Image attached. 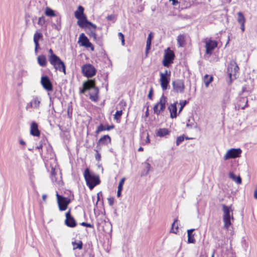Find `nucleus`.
Segmentation results:
<instances>
[{
  "mask_svg": "<svg viewBox=\"0 0 257 257\" xmlns=\"http://www.w3.org/2000/svg\"><path fill=\"white\" fill-rule=\"evenodd\" d=\"M84 9L79 6L77 10L74 12L75 17L78 20L77 24L81 28H84L88 25L91 27L95 28L96 25L87 20L86 15L84 13Z\"/></svg>",
  "mask_w": 257,
  "mask_h": 257,
  "instance_id": "nucleus-1",
  "label": "nucleus"
},
{
  "mask_svg": "<svg viewBox=\"0 0 257 257\" xmlns=\"http://www.w3.org/2000/svg\"><path fill=\"white\" fill-rule=\"evenodd\" d=\"M48 60L50 63L54 67L56 70L63 72L66 74V66L64 62L61 59L54 53L52 49L48 51Z\"/></svg>",
  "mask_w": 257,
  "mask_h": 257,
  "instance_id": "nucleus-2",
  "label": "nucleus"
},
{
  "mask_svg": "<svg viewBox=\"0 0 257 257\" xmlns=\"http://www.w3.org/2000/svg\"><path fill=\"white\" fill-rule=\"evenodd\" d=\"M84 177L86 185L90 190H92L95 186L100 183L99 176L91 172L88 168L86 169L84 171Z\"/></svg>",
  "mask_w": 257,
  "mask_h": 257,
  "instance_id": "nucleus-3",
  "label": "nucleus"
},
{
  "mask_svg": "<svg viewBox=\"0 0 257 257\" xmlns=\"http://www.w3.org/2000/svg\"><path fill=\"white\" fill-rule=\"evenodd\" d=\"M223 215V221L224 222V227L226 229H228L231 225V219H234L233 217L232 210L231 206H226L225 204H222Z\"/></svg>",
  "mask_w": 257,
  "mask_h": 257,
  "instance_id": "nucleus-4",
  "label": "nucleus"
},
{
  "mask_svg": "<svg viewBox=\"0 0 257 257\" xmlns=\"http://www.w3.org/2000/svg\"><path fill=\"white\" fill-rule=\"evenodd\" d=\"M239 70V67L234 61H231L228 65L227 74L229 78V83L236 78V73Z\"/></svg>",
  "mask_w": 257,
  "mask_h": 257,
  "instance_id": "nucleus-5",
  "label": "nucleus"
},
{
  "mask_svg": "<svg viewBox=\"0 0 257 257\" xmlns=\"http://www.w3.org/2000/svg\"><path fill=\"white\" fill-rule=\"evenodd\" d=\"M42 98L40 96L34 95L32 96L31 101L28 103L26 109L29 110L30 108H34L36 110L39 109L41 104Z\"/></svg>",
  "mask_w": 257,
  "mask_h": 257,
  "instance_id": "nucleus-6",
  "label": "nucleus"
},
{
  "mask_svg": "<svg viewBox=\"0 0 257 257\" xmlns=\"http://www.w3.org/2000/svg\"><path fill=\"white\" fill-rule=\"evenodd\" d=\"M175 58V54L174 52L168 48L165 51L163 60V64L165 67H169L170 65L173 63Z\"/></svg>",
  "mask_w": 257,
  "mask_h": 257,
  "instance_id": "nucleus-7",
  "label": "nucleus"
},
{
  "mask_svg": "<svg viewBox=\"0 0 257 257\" xmlns=\"http://www.w3.org/2000/svg\"><path fill=\"white\" fill-rule=\"evenodd\" d=\"M167 99L164 94L161 96L159 101L154 106L153 109L155 114L159 115L161 111H163L165 109Z\"/></svg>",
  "mask_w": 257,
  "mask_h": 257,
  "instance_id": "nucleus-8",
  "label": "nucleus"
},
{
  "mask_svg": "<svg viewBox=\"0 0 257 257\" xmlns=\"http://www.w3.org/2000/svg\"><path fill=\"white\" fill-rule=\"evenodd\" d=\"M173 91L175 93H183L185 90L184 81L182 79H176L172 81Z\"/></svg>",
  "mask_w": 257,
  "mask_h": 257,
  "instance_id": "nucleus-9",
  "label": "nucleus"
},
{
  "mask_svg": "<svg viewBox=\"0 0 257 257\" xmlns=\"http://www.w3.org/2000/svg\"><path fill=\"white\" fill-rule=\"evenodd\" d=\"M56 196L59 210L61 211L66 210L68 204L70 202V200L67 197L59 195L58 193L56 194Z\"/></svg>",
  "mask_w": 257,
  "mask_h": 257,
  "instance_id": "nucleus-10",
  "label": "nucleus"
},
{
  "mask_svg": "<svg viewBox=\"0 0 257 257\" xmlns=\"http://www.w3.org/2000/svg\"><path fill=\"white\" fill-rule=\"evenodd\" d=\"M242 151L240 148L235 149L231 148L228 150L223 157L225 161L230 159H235L240 156Z\"/></svg>",
  "mask_w": 257,
  "mask_h": 257,
  "instance_id": "nucleus-11",
  "label": "nucleus"
},
{
  "mask_svg": "<svg viewBox=\"0 0 257 257\" xmlns=\"http://www.w3.org/2000/svg\"><path fill=\"white\" fill-rule=\"evenodd\" d=\"M82 72L84 76L91 78L96 74V70L92 65L86 64L82 67Z\"/></svg>",
  "mask_w": 257,
  "mask_h": 257,
  "instance_id": "nucleus-12",
  "label": "nucleus"
},
{
  "mask_svg": "<svg viewBox=\"0 0 257 257\" xmlns=\"http://www.w3.org/2000/svg\"><path fill=\"white\" fill-rule=\"evenodd\" d=\"M90 84H92V87L89 89L90 99L94 102L98 100V94L99 92V89L97 87L95 86V83L93 81H90Z\"/></svg>",
  "mask_w": 257,
  "mask_h": 257,
  "instance_id": "nucleus-13",
  "label": "nucleus"
},
{
  "mask_svg": "<svg viewBox=\"0 0 257 257\" xmlns=\"http://www.w3.org/2000/svg\"><path fill=\"white\" fill-rule=\"evenodd\" d=\"M41 84L43 87L48 91L53 90V84L47 75L42 76L41 78Z\"/></svg>",
  "mask_w": 257,
  "mask_h": 257,
  "instance_id": "nucleus-14",
  "label": "nucleus"
},
{
  "mask_svg": "<svg viewBox=\"0 0 257 257\" xmlns=\"http://www.w3.org/2000/svg\"><path fill=\"white\" fill-rule=\"evenodd\" d=\"M78 43H80L82 46H84L86 48H90L92 51L94 50L93 45L89 42V39L84 33H81L80 35Z\"/></svg>",
  "mask_w": 257,
  "mask_h": 257,
  "instance_id": "nucleus-15",
  "label": "nucleus"
},
{
  "mask_svg": "<svg viewBox=\"0 0 257 257\" xmlns=\"http://www.w3.org/2000/svg\"><path fill=\"white\" fill-rule=\"evenodd\" d=\"M218 43L217 41L212 40H209L205 42L206 53L208 55L212 53L214 49L217 47Z\"/></svg>",
  "mask_w": 257,
  "mask_h": 257,
  "instance_id": "nucleus-16",
  "label": "nucleus"
},
{
  "mask_svg": "<svg viewBox=\"0 0 257 257\" xmlns=\"http://www.w3.org/2000/svg\"><path fill=\"white\" fill-rule=\"evenodd\" d=\"M51 179L53 182H55L57 184H60L62 181L60 172L58 170H56L53 167L51 168Z\"/></svg>",
  "mask_w": 257,
  "mask_h": 257,
  "instance_id": "nucleus-17",
  "label": "nucleus"
},
{
  "mask_svg": "<svg viewBox=\"0 0 257 257\" xmlns=\"http://www.w3.org/2000/svg\"><path fill=\"white\" fill-rule=\"evenodd\" d=\"M160 75V82L161 87L163 90H166L167 89L169 88V82L170 81V77L163 75L162 72H161Z\"/></svg>",
  "mask_w": 257,
  "mask_h": 257,
  "instance_id": "nucleus-18",
  "label": "nucleus"
},
{
  "mask_svg": "<svg viewBox=\"0 0 257 257\" xmlns=\"http://www.w3.org/2000/svg\"><path fill=\"white\" fill-rule=\"evenodd\" d=\"M65 224L70 227H74L76 226L77 223L74 217L71 215L70 210L66 213Z\"/></svg>",
  "mask_w": 257,
  "mask_h": 257,
  "instance_id": "nucleus-19",
  "label": "nucleus"
},
{
  "mask_svg": "<svg viewBox=\"0 0 257 257\" xmlns=\"http://www.w3.org/2000/svg\"><path fill=\"white\" fill-rule=\"evenodd\" d=\"M111 143V138L108 135H104L100 138L98 142L97 143L96 148L97 149L100 150L101 149L100 146L107 145L108 144Z\"/></svg>",
  "mask_w": 257,
  "mask_h": 257,
  "instance_id": "nucleus-20",
  "label": "nucleus"
},
{
  "mask_svg": "<svg viewBox=\"0 0 257 257\" xmlns=\"http://www.w3.org/2000/svg\"><path fill=\"white\" fill-rule=\"evenodd\" d=\"M247 82L246 84L244 85L242 88V91L243 92H251L254 87V83H253V80L249 79L246 81Z\"/></svg>",
  "mask_w": 257,
  "mask_h": 257,
  "instance_id": "nucleus-21",
  "label": "nucleus"
},
{
  "mask_svg": "<svg viewBox=\"0 0 257 257\" xmlns=\"http://www.w3.org/2000/svg\"><path fill=\"white\" fill-rule=\"evenodd\" d=\"M30 134L35 137H39L40 131L38 129V125L35 121H33L31 125Z\"/></svg>",
  "mask_w": 257,
  "mask_h": 257,
  "instance_id": "nucleus-22",
  "label": "nucleus"
},
{
  "mask_svg": "<svg viewBox=\"0 0 257 257\" xmlns=\"http://www.w3.org/2000/svg\"><path fill=\"white\" fill-rule=\"evenodd\" d=\"M177 102H175L171 104L168 107V109L170 112V117L172 118H176L177 116Z\"/></svg>",
  "mask_w": 257,
  "mask_h": 257,
  "instance_id": "nucleus-23",
  "label": "nucleus"
},
{
  "mask_svg": "<svg viewBox=\"0 0 257 257\" xmlns=\"http://www.w3.org/2000/svg\"><path fill=\"white\" fill-rule=\"evenodd\" d=\"M96 26L95 28H93L91 27L90 25H88L87 27H85L84 28L88 29V31L86 32L87 34L90 37L92 38L95 41H97V38L95 32V29H96Z\"/></svg>",
  "mask_w": 257,
  "mask_h": 257,
  "instance_id": "nucleus-24",
  "label": "nucleus"
},
{
  "mask_svg": "<svg viewBox=\"0 0 257 257\" xmlns=\"http://www.w3.org/2000/svg\"><path fill=\"white\" fill-rule=\"evenodd\" d=\"M170 133V131L168 128H160L156 131V136L160 137H163L168 135Z\"/></svg>",
  "mask_w": 257,
  "mask_h": 257,
  "instance_id": "nucleus-25",
  "label": "nucleus"
},
{
  "mask_svg": "<svg viewBox=\"0 0 257 257\" xmlns=\"http://www.w3.org/2000/svg\"><path fill=\"white\" fill-rule=\"evenodd\" d=\"M37 61L39 65L41 67H45L47 66V61L46 57L44 55H40L37 57Z\"/></svg>",
  "mask_w": 257,
  "mask_h": 257,
  "instance_id": "nucleus-26",
  "label": "nucleus"
},
{
  "mask_svg": "<svg viewBox=\"0 0 257 257\" xmlns=\"http://www.w3.org/2000/svg\"><path fill=\"white\" fill-rule=\"evenodd\" d=\"M186 35L184 34H180L177 39L179 47H183L185 45Z\"/></svg>",
  "mask_w": 257,
  "mask_h": 257,
  "instance_id": "nucleus-27",
  "label": "nucleus"
},
{
  "mask_svg": "<svg viewBox=\"0 0 257 257\" xmlns=\"http://www.w3.org/2000/svg\"><path fill=\"white\" fill-rule=\"evenodd\" d=\"M229 178L232 179L233 181L237 184H240L242 183V180L240 176H236L232 172H229L228 174Z\"/></svg>",
  "mask_w": 257,
  "mask_h": 257,
  "instance_id": "nucleus-28",
  "label": "nucleus"
},
{
  "mask_svg": "<svg viewBox=\"0 0 257 257\" xmlns=\"http://www.w3.org/2000/svg\"><path fill=\"white\" fill-rule=\"evenodd\" d=\"M194 230V229H190L187 230L188 243H194L195 242V239L194 238V234H193Z\"/></svg>",
  "mask_w": 257,
  "mask_h": 257,
  "instance_id": "nucleus-29",
  "label": "nucleus"
},
{
  "mask_svg": "<svg viewBox=\"0 0 257 257\" xmlns=\"http://www.w3.org/2000/svg\"><path fill=\"white\" fill-rule=\"evenodd\" d=\"M153 37H154V36H153V34L152 32H151L148 36L147 40V44H146V52L147 53L148 52V51L151 49L152 40L153 38Z\"/></svg>",
  "mask_w": 257,
  "mask_h": 257,
  "instance_id": "nucleus-30",
  "label": "nucleus"
},
{
  "mask_svg": "<svg viewBox=\"0 0 257 257\" xmlns=\"http://www.w3.org/2000/svg\"><path fill=\"white\" fill-rule=\"evenodd\" d=\"M43 37V35L41 33L36 32L34 35V42L35 45L38 46L39 40Z\"/></svg>",
  "mask_w": 257,
  "mask_h": 257,
  "instance_id": "nucleus-31",
  "label": "nucleus"
},
{
  "mask_svg": "<svg viewBox=\"0 0 257 257\" xmlns=\"http://www.w3.org/2000/svg\"><path fill=\"white\" fill-rule=\"evenodd\" d=\"M92 84H90V81L85 82L83 83V88L80 90L81 93H84L86 90H89L91 87Z\"/></svg>",
  "mask_w": 257,
  "mask_h": 257,
  "instance_id": "nucleus-32",
  "label": "nucleus"
},
{
  "mask_svg": "<svg viewBox=\"0 0 257 257\" xmlns=\"http://www.w3.org/2000/svg\"><path fill=\"white\" fill-rule=\"evenodd\" d=\"M237 22L239 24H245L246 20L243 14L241 12H239L237 13Z\"/></svg>",
  "mask_w": 257,
  "mask_h": 257,
  "instance_id": "nucleus-33",
  "label": "nucleus"
},
{
  "mask_svg": "<svg viewBox=\"0 0 257 257\" xmlns=\"http://www.w3.org/2000/svg\"><path fill=\"white\" fill-rule=\"evenodd\" d=\"M213 80V76H209L207 74H206L204 76V81L206 87H208L209 84Z\"/></svg>",
  "mask_w": 257,
  "mask_h": 257,
  "instance_id": "nucleus-34",
  "label": "nucleus"
},
{
  "mask_svg": "<svg viewBox=\"0 0 257 257\" xmlns=\"http://www.w3.org/2000/svg\"><path fill=\"white\" fill-rule=\"evenodd\" d=\"M45 14L47 16L54 17L55 16V12L50 8L47 7L45 10Z\"/></svg>",
  "mask_w": 257,
  "mask_h": 257,
  "instance_id": "nucleus-35",
  "label": "nucleus"
},
{
  "mask_svg": "<svg viewBox=\"0 0 257 257\" xmlns=\"http://www.w3.org/2000/svg\"><path fill=\"white\" fill-rule=\"evenodd\" d=\"M56 24H54V28L57 31H60L61 29V17L57 18L56 20Z\"/></svg>",
  "mask_w": 257,
  "mask_h": 257,
  "instance_id": "nucleus-36",
  "label": "nucleus"
},
{
  "mask_svg": "<svg viewBox=\"0 0 257 257\" xmlns=\"http://www.w3.org/2000/svg\"><path fill=\"white\" fill-rule=\"evenodd\" d=\"M72 244L74 246V249L76 248H78L79 249H81L83 247V243L81 241H79L78 242H76L75 241L72 242Z\"/></svg>",
  "mask_w": 257,
  "mask_h": 257,
  "instance_id": "nucleus-37",
  "label": "nucleus"
},
{
  "mask_svg": "<svg viewBox=\"0 0 257 257\" xmlns=\"http://www.w3.org/2000/svg\"><path fill=\"white\" fill-rule=\"evenodd\" d=\"M122 114V111L121 110H117L114 115V119L117 121L119 120Z\"/></svg>",
  "mask_w": 257,
  "mask_h": 257,
  "instance_id": "nucleus-38",
  "label": "nucleus"
},
{
  "mask_svg": "<svg viewBox=\"0 0 257 257\" xmlns=\"http://www.w3.org/2000/svg\"><path fill=\"white\" fill-rule=\"evenodd\" d=\"M106 130V127L103 125L102 123H101L99 125H98L97 127V130L95 132L96 134H98L100 132L105 131Z\"/></svg>",
  "mask_w": 257,
  "mask_h": 257,
  "instance_id": "nucleus-39",
  "label": "nucleus"
},
{
  "mask_svg": "<svg viewBox=\"0 0 257 257\" xmlns=\"http://www.w3.org/2000/svg\"><path fill=\"white\" fill-rule=\"evenodd\" d=\"M106 18L107 21H112L113 23H114L116 20V17L115 15H108Z\"/></svg>",
  "mask_w": 257,
  "mask_h": 257,
  "instance_id": "nucleus-40",
  "label": "nucleus"
},
{
  "mask_svg": "<svg viewBox=\"0 0 257 257\" xmlns=\"http://www.w3.org/2000/svg\"><path fill=\"white\" fill-rule=\"evenodd\" d=\"M184 140V136H180L178 137H177L176 140V145L179 146L183 141Z\"/></svg>",
  "mask_w": 257,
  "mask_h": 257,
  "instance_id": "nucleus-41",
  "label": "nucleus"
},
{
  "mask_svg": "<svg viewBox=\"0 0 257 257\" xmlns=\"http://www.w3.org/2000/svg\"><path fill=\"white\" fill-rule=\"evenodd\" d=\"M245 102V105L243 106H241V108L242 109H244L248 106V100L246 97H241L240 99V102Z\"/></svg>",
  "mask_w": 257,
  "mask_h": 257,
  "instance_id": "nucleus-42",
  "label": "nucleus"
},
{
  "mask_svg": "<svg viewBox=\"0 0 257 257\" xmlns=\"http://www.w3.org/2000/svg\"><path fill=\"white\" fill-rule=\"evenodd\" d=\"M45 22H46V21H45V17L42 16L39 18L38 24L41 26H42L45 24Z\"/></svg>",
  "mask_w": 257,
  "mask_h": 257,
  "instance_id": "nucleus-43",
  "label": "nucleus"
},
{
  "mask_svg": "<svg viewBox=\"0 0 257 257\" xmlns=\"http://www.w3.org/2000/svg\"><path fill=\"white\" fill-rule=\"evenodd\" d=\"M187 103V100H184V101H180V107L179 108V113H180L182 110V109H183L184 107L185 106V105Z\"/></svg>",
  "mask_w": 257,
  "mask_h": 257,
  "instance_id": "nucleus-44",
  "label": "nucleus"
},
{
  "mask_svg": "<svg viewBox=\"0 0 257 257\" xmlns=\"http://www.w3.org/2000/svg\"><path fill=\"white\" fill-rule=\"evenodd\" d=\"M80 224L82 226H86V227H89V228L93 227V225L92 224H91L90 223H86L85 222H83L81 223Z\"/></svg>",
  "mask_w": 257,
  "mask_h": 257,
  "instance_id": "nucleus-45",
  "label": "nucleus"
},
{
  "mask_svg": "<svg viewBox=\"0 0 257 257\" xmlns=\"http://www.w3.org/2000/svg\"><path fill=\"white\" fill-rule=\"evenodd\" d=\"M153 91H154L153 88V87H151L149 90V94L148 95V97L150 99H152V97L153 95Z\"/></svg>",
  "mask_w": 257,
  "mask_h": 257,
  "instance_id": "nucleus-46",
  "label": "nucleus"
},
{
  "mask_svg": "<svg viewBox=\"0 0 257 257\" xmlns=\"http://www.w3.org/2000/svg\"><path fill=\"white\" fill-rule=\"evenodd\" d=\"M145 165H146V175H147L149 173V171H150V169H151V165L148 163H146Z\"/></svg>",
  "mask_w": 257,
  "mask_h": 257,
  "instance_id": "nucleus-47",
  "label": "nucleus"
},
{
  "mask_svg": "<svg viewBox=\"0 0 257 257\" xmlns=\"http://www.w3.org/2000/svg\"><path fill=\"white\" fill-rule=\"evenodd\" d=\"M163 75H164L166 76H169L170 77L171 76V71H168L167 70H165L164 73H163Z\"/></svg>",
  "mask_w": 257,
  "mask_h": 257,
  "instance_id": "nucleus-48",
  "label": "nucleus"
},
{
  "mask_svg": "<svg viewBox=\"0 0 257 257\" xmlns=\"http://www.w3.org/2000/svg\"><path fill=\"white\" fill-rule=\"evenodd\" d=\"M96 154L95 155V159L97 161H99L101 158V155L98 153V151L96 150Z\"/></svg>",
  "mask_w": 257,
  "mask_h": 257,
  "instance_id": "nucleus-49",
  "label": "nucleus"
},
{
  "mask_svg": "<svg viewBox=\"0 0 257 257\" xmlns=\"http://www.w3.org/2000/svg\"><path fill=\"white\" fill-rule=\"evenodd\" d=\"M108 203L110 206H112L113 204V198H108Z\"/></svg>",
  "mask_w": 257,
  "mask_h": 257,
  "instance_id": "nucleus-50",
  "label": "nucleus"
},
{
  "mask_svg": "<svg viewBox=\"0 0 257 257\" xmlns=\"http://www.w3.org/2000/svg\"><path fill=\"white\" fill-rule=\"evenodd\" d=\"M100 196H102V194L101 192H99L97 193V201L96 203V205L97 204L98 201L100 200Z\"/></svg>",
  "mask_w": 257,
  "mask_h": 257,
  "instance_id": "nucleus-51",
  "label": "nucleus"
},
{
  "mask_svg": "<svg viewBox=\"0 0 257 257\" xmlns=\"http://www.w3.org/2000/svg\"><path fill=\"white\" fill-rule=\"evenodd\" d=\"M177 221V220H175L174 221V222L173 223V224H172V228H171V232H173V233H176V232L174 230V227L175 226V222Z\"/></svg>",
  "mask_w": 257,
  "mask_h": 257,
  "instance_id": "nucleus-52",
  "label": "nucleus"
},
{
  "mask_svg": "<svg viewBox=\"0 0 257 257\" xmlns=\"http://www.w3.org/2000/svg\"><path fill=\"white\" fill-rule=\"evenodd\" d=\"M118 36L120 40L124 38V36L123 34L121 32L118 33Z\"/></svg>",
  "mask_w": 257,
  "mask_h": 257,
  "instance_id": "nucleus-53",
  "label": "nucleus"
},
{
  "mask_svg": "<svg viewBox=\"0 0 257 257\" xmlns=\"http://www.w3.org/2000/svg\"><path fill=\"white\" fill-rule=\"evenodd\" d=\"M114 127V126L113 125H107V127H106V130L110 131V130L113 128Z\"/></svg>",
  "mask_w": 257,
  "mask_h": 257,
  "instance_id": "nucleus-54",
  "label": "nucleus"
},
{
  "mask_svg": "<svg viewBox=\"0 0 257 257\" xmlns=\"http://www.w3.org/2000/svg\"><path fill=\"white\" fill-rule=\"evenodd\" d=\"M169 1L172 2V5L173 6H176L179 3L178 0H169Z\"/></svg>",
  "mask_w": 257,
  "mask_h": 257,
  "instance_id": "nucleus-55",
  "label": "nucleus"
},
{
  "mask_svg": "<svg viewBox=\"0 0 257 257\" xmlns=\"http://www.w3.org/2000/svg\"><path fill=\"white\" fill-rule=\"evenodd\" d=\"M124 181H125V178H122L120 180V181H119L118 185H121L123 186V184H124Z\"/></svg>",
  "mask_w": 257,
  "mask_h": 257,
  "instance_id": "nucleus-56",
  "label": "nucleus"
},
{
  "mask_svg": "<svg viewBox=\"0 0 257 257\" xmlns=\"http://www.w3.org/2000/svg\"><path fill=\"white\" fill-rule=\"evenodd\" d=\"M240 29L242 32H244L245 30V26L244 24H240Z\"/></svg>",
  "mask_w": 257,
  "mask_h": 257,
  "instance_id": "nucleus-57",
  "label": "nucleus"
},
{
  "mask_svg": "<svg viewBox=\"0 0 257 257\" xmlns=\"http://www.w3.org/2000/svg\"><path fill=\"white\" fill-rule=\"evenodd\" d=\"M121 190H117V197H120L121 195Z\"/></svg>",
  "mask_w": 257,
  "mask_h": 257,
  "instance_id": "nucleus-58",
  "label": "nucleus"
},
{
  "mask_svg": "<svg viewBox=\"0 0 257 257\" xmlns=\"http://www.w3.org/2000/svg\"><path fill=\"white\" fill-rule=\"evenodd\" d=\"M40 48V45L39 44H38V46L37 47V45H35V52L36 53H37V51H38V49Z\"/></svg>",
  "mask_w": 257,
  "mask_h": 257,
  "instance_id": "nucleus-59",
  "label": "nucleus"
},
{
  "mask_svg": "<svg viewBox=\"0 0 257 257\" xmlns=\"http://www.w3.org/2000/svg\"><path fill=\"white\" fill-rule=\"evenodd\" d=\"M122 189H123V186L121 185H118V188H117V190H121L122 191Z\"/></svg>",
  "mask_w": 257,
  "mask_h": 257,
  "instance_id": "nucleus-60",
  "label": "nucleus"
},
{
  "mask_svg": "<svg viewBox=\"0 0 257 257\" xmlns=\"http://www.w3.org/2000/svg\"><path fill=\"white\" fill-rule=\"evenodd\" d=\"M20 144L22 145H25L26 144V143L24 141H23V140H21L20 141Z\"/></svg>",
  "mask_w": 257,
  "mask_h": 257,
  "instance_id": "nucleus-61",
  "label": "nucleus"
},
{
  "mask_svg": "<svg viewBox=\"0 0 257 257\" xmlns=\"http://www.w3.org/2000/svg\"><path fill=\"white\" fill-rule=\"evenodd\" d=\"M42 147H43L42 144H40L39 146H37L36 147V149H42Z\"/></svg>",
  "mask_w": 257,
  "mask_h": 257,
  "instance_id": "nucleus-62",
  "label": "nucleus"
},
{
  "mask_svg": "<svg viewBox=\"0 0 257 257\" xmlns=\"http://www.w3.org/2000/svg\"><path fill=\"white\" fill-rule=\"evenodd\" d=\"M187 126L188 127L192 128L193 127V125H192V124L191 123H187Z\"/></svg>",
  "mask_w": 257,
  "mask_h": 257,
  "instance_id": "nucleus-63",
  "label": "nucleus"
},
{
  "mask_svg": "<svg viewBox=\"0 0 257 257\" xmlns=\"http://www.w3.org/2000/svg\"><path fill=\"white\" fill-rule=\"evenodd\" d=\"M47 198V195L45 194L43 195L42 196V199L44 201H45L46 199Z\"/></svg>",
  "mask_w": 257,
  "mask_h": 257,
  "instance_id": "nucleus-64",
  "label": "nucleus"
}]
</instances>
